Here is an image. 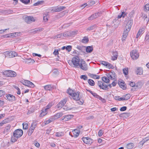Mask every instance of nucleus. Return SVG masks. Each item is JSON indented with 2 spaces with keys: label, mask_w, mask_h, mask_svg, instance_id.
<instances>
[{
  "label": "nucleus",
  "mask_w": 149,
  "mask_h": 149,
  "mask_svg": "<svg viewBox=\"0 0 149 149\" xmlns=\"http://www.w3.org/2000/svg\"><path fill=\"white\" fill-rule=\"evenodd\" d=\"M132 19L129 20L125 26V30L123 32L122 38V40L123 42L125 41L128 35V33L130 30L132 25Z\"/></svg>",
  "instance_id": "f257e3e1"
},
{
  "label": "nucleus",
  "mask_w": 149,
  "mask_h": 149,
  "mask_svg": "<svg viewBox=\"0 0 149 149\" xmlns=\"http://www.w3.org/2000/svg\"><path fill=\"white\" fill-rule=\"evenodd\" d=\"M23 134V131L21 129L15 130L13 133V135L11 137V141L13 142H16L17 139L21 137Z\"/></svg>",
  "instance_id": "f03ea898"
},
{
  "label": "nucleus",
  "mask_w": 149,
  "mask_h": 149,
  "mask_svg": "<svg viewBox=\"0 0 149 149\" xmlns=\"http://www.w3.org/2000/svg\"><path fill=\"white\" fill-rule=\"evenodd\" d=\"M80 62L81 60L77 56H74L72 58L71 60L68 61V63L71 66L75 68H78Z\"/></svg>",
  "instance_id": "7ed1b4c3"
},
{
  "label": "nucleus",
  "mask_w": 149,
  "mask_h": 149,
  "mask_svg": "<svg viewBox=\"0 0 149 149\" xmlns=\"http://www.w3.org/2000/svg\"><path fill=\"white\" fill-rule=\"evenodd\" d=\"M5 56V57L7 58H10L14 57L17 56V54L13 51H6L3 53Z\"/></svg>",
  "instance_id": "20e7f679"
},
{
  "label": "nucleus",
  "mask_w": 149,
  "mask_h": 149,
  "mask_svg": "<svg viewBox=\"0 0 149 149\" xmlns=\"http://www.w3.org/2000/svg\"><path fill=\"white\" fill-rule=\"evenodd\" d=\"M130 55L132 58L134 60L138 58L139 57V54L136 50H134L130 52Z\"/></svg>",
  "instance_id": "39448f33"
},
{
  "label": "nucleus",
  "mask_w": 149,
  "mask_h": 149,
  "mask_svg": "<svg viewBox=\"0 0 149 149\" xmlns=\"http://www.w3.org/2000/svg\"><path fill=\"white\" fill-rule=\"evenodd\" d=\"M79 67L84 71H86L88 70L87 65L85 61L83 59L81 60V62Z\"/></svg>",
  "instance_id": "423d86ee"
},
{
  "label": "nucleus",
  "mask_w": 149,
  "mask_h": 149,
  "mask_svg": "<svg viewBox=\"0 0 149 149\" xmlns=\"http://www.w3.org/2000/svg\"><path fill=\"white\" fill-rule=\"evenodd\" d=\"M97 85L100 88L104 90H108L109 89L108 86L101 81H98Z\"/></svg>",
  "instance_id": "0eeeda50"
},
{
  "label": "nucleus",
  "mask_w": 149,
  "mask_h": 149,
  "mask_svg": "<svg viewBox=\"0 0 149 149\" xmlns=\"http://www.w3.org/2000/svg\"><path fill=\"white\" fill-rule=\"evenodd\" d=\"M82 139L85 143L87 144H91L93 142L92 139L88 137H83Z\"/></svg>",
  "instance_id": "6e6552de"
},
{
  "label": "nucleus",
  "mask_w": 149,
  "mask_h": 149,
  "mask_svg": "<svg viewBox=\"0 0 149 149\" xmlns=\"http://www.w3.org/2000/svg\"><path fill=\"white\" fill-rule=\"evenodd\" d=\"M25 21L27 23L35 21V19L32 16H25L24 17Z\"/></svg>",
  "instance_id": "1a4fd4ad"
},
{
  "label": "nucleus",
  "mask_w": 149,
  "mask_h": 149,
  "mask_svg": "<svg viewBox=\"0 0 149 149\" xmlns=\"http://www.w3.org/2000/svg\"><path fill=\"white\" fill-rule=\"evenodd\" d=\"M80 92L79 91L75 92L74 93L72 97L73 99L75 100H79L81 98L80 96H79Z\"/></svg>",
  "instance_id": "9d476101"
},
{
  "label": "nucleus",
  "mask_w": 149,
  "mask_h": 149,
  "mask_svg": "<svg viewBox=\"0 0 149 149\" xmlns=\"http://www.w3.org/2000/svg\"><path fill=\"white\" fill-rule=\"evenodd\" d=\"M67 101V99H65L61 101L57 104V107L58 108H61L66 103Z\"/></svg>",
  "instance_id": "9b49d317"
},
{
  "label": "nucleus",
  "mask_w": 149,
  "mask_h": 149,
  "mask_svg": "<svg viewBox=\"0 0 149 149\" xmlns=\"http://www.w3.org/2000/svg\"><path fill=\"white\" fill-rule=\"evenodd\" d=\"M23 84L25 86L32 88L34 87L35 86L33 83L29 81H24Z\"/></svg>",
  "instance_id": "f8f14e48"
},
{
  "label": "nucleus",
  "mask_w": 149,
  "mask_h": 149,
  "mask_svg": "<svg viewBox=\"0 0 149 149\" xmlns=\"http://www.w3.org/2000/svg\"><path fill=\"white\" fill-rule=\"evenodd\" d=\"M36 127V125H33V123L31 124L28 133V135L29 136H30L31 135Z\"/></svg>",
  "instance_id": "ddd939ff"
},
{
  "label": "nucleus",
  "mask_w": 149,
  "mask_h": 149,
  "mask_svg": "<svg viewBox=\"0 0 149 149\" xmlns=\"http://www.w3.org/2000/svg\"><path fill=\"white\" fill-rule=\"evenodd\" d=\"M6 97L8 100L10 101L13 102L16 100L15 97L11 94L7 95Z\"/></svg>",
  "instance_id": "4468645a"
},
{
  "label": "nucleus",
  "mask_w": 149,
  "mask_h": 149,
  "mask_svg": "<svg viewBox=\"0 0 149 149\" xmlns=\"http://www.w3.org/2000/svg\"><path fill=\"white\" fill-rule=\"evenodd\" d=\"M62 115V113L60 112L58 113H56V114L54 115V116H52V119L53 120H54L58 119L61 117Z\"/></svg>",
  "instance_id": "2eb2a0df"
},
{
  "label": "nucleus",
  "mask_w": 149,
  "mask_h": 149,
  "mask_svg": "<svg viewBox=\"0 0 149 149\" xmlns=\"http://www.w3.org/2000/svg\"><path fill=\"white\" fill-rule=\"evenodd\" d=\"M23 62L27 64L33 63L35 62L33 59L31 58H26L25 59H24Z\"/></svg>",
  "instance_id": "dca6fc26"
},
{
  "label": "nucleus",
  "mask_w": 149,
  "mask_h": 149,
  "mask_svg": "<svg viewBox=\"0 0 149 149\" xmlns=\"http://www.w3.org/2000/svg\"><path fill=\"white\" fill-rule=\"evenodd\" d=\"M72 132L74 135L73 136H73L75 138H76L79 135L80 132V130L77 129H76L73 130L72 131Z\"/></svg>",
  "instance_id": "f3484780"
},
{
  "label": "nucleus",
  "mask_w": 149,
  "mask_h": 149,
  "mask_svg": "<svg viewBox=\"0 0 149 149\" xmlns=\"http://www.w3.org/2000/svg\"><path fill=\"white\" fill-rule=\"evenodd\" d=\"M80 51V52H84L86 47L83 45H77L76 47Z\"/></svg>",
  "instance_id": "a211bd4d"
},
{
  "label": "nucleus",
  "mask_w": 149,
  "mask_h": 149,
  "mask_svg": "<svg viewBox=\"0 0 149 149\" xmlns=\"http://www.w3.org/2000/svg\"><path fill=\"white\" fill-rule=\"evenodd\" d=\"M40 111H41V112L39 115L40 117H43L47 115L48 113L47 111L45 110L44 108L42 109Z\"/></svg>",
  "instance_id": "6ab92c4d"
},
{
  "label": "nucleus",
  "mask_w": 149,
  "mask_h": 149,
  "mask_svg": "<svg viewBox=\"0 0 149 149\" xmlns=\"http://www.w3.org/2000/svg\"><path fill=\"white\" fill-rule=\"evenodd\" d=\"M118 84L120 88L123 90H125L126 88V86L124 81L120 82L119 81Z\"/></svg>",
  "instance_id": "aec40b11"
},
{
  "label": "nucleus",
  "mask_w": 149,
  "mask_h": 149,
  "mask_svg": "<svg viewBox=\"0 0 149 149\" xmlns=\"http://www.w3.org/2000/svg\"><path fill=\"white\" fill-rule=\"evenodd\" d=\"M73 116L72 115H65L62 120L65 121H68L72 118Z\"/></svg>",
  "instance_id": "412c9836"
},
{
  "label": "nucleus",
  "mask_w": 149,
  "mask_h": 149,
  "mask_svg": "<svg viewBox=\"0 0 149 149\" xmlns=\"http://www.w3.org/2000/svg\"><path fill=\"white\" fill-rule=\"evenodd\" d=\"M85 50L86 52L88 53L91 52L93 50V46L86 47Z\"/></svg>",
  "instance_id": "4be33fe9"
},
{
  "label": "nucleus",
  "mask_w": 149,
  "mask_h": 149,
  "mask_svg": "<svg viewBox=\"0 0 149 149\" xmlns=\"http://www.w3.org/2000/svg\"><path fill=\"white\" fill-rule=\"evenodd\" d=\"M113 56H111V59L112 60L114 61L117 58L118 55L117 52H113Z\"/></svg>",
  "instance_id": "5701e85b"
},
{
  "label": "nucleus",
  "mask_w": 149,
  "mask_h": 149,
  "mask_svg": "<svg viewBox=\"0 0 149 149\" xmlns=\"http://www.w3.org/2000/svg\"><path fill=\"white\" fill-rule=\"evenodd\" d=\"M146 138H145V139H143L142 141H141L140 142H139V143L138 144V146L139 148L141 147L143 145V144L144 143L147 141H148L149 139H147L146 140Z\"/></svg>",
  "instance_id": "b1692460"
},
{
  "label": "nucleus",
  "mask_w": 149,
  "mask_h": 149,
  "mask_svg": "<svg viewBox=\"0 0 149 149\" xmlns=\"http://www.w3.org/2000/svg\"><path fill=\"white\" fill-rule=\"evenodd\" d=\"M130 85L134 88L131 89V90L133 91H134L136 90V84L134 82H131L130 84Z\"/></svg>",
  "instance_id": "393cba45"
},
{
  "label": "nucleus",
  "mask_w": 149,
  "mask_h": 149,
  "mask_svg": "<svg viewBox=\"0 0 149 149\" xmlns=\"http://www.w3.org/2000/svg\"><path fill=\"white\" fill-rule=\"evenodd\" d=\"M75 92L74 90H72L71 89H68L67 90V93L71 96H72Z\"/></svg>",
  "instance_id": "a878e982"
},
{
  "label": "nucleus",
  "mask_w": 149,
  "mask_h": 149,
  "mask_svg": "<svg viewBox=\"0 0 149 149\" xmlns=\"http://www.w3.org/2000/svg\"><path fill=\"white\" fill-rule=\"evenodd\" d=\"M43 15V20L45 22H47L48 19V18L49 17V15L48 13H47L46 14H44Z\"/></svg>",
  "instance_id": "bb28decb"
},
{
  "label": "nucleus",
  "mask_w": 149,
  "mask_h": 149,
  "mask_svg": "<svg viewBox=\"0 0 149 149\" xmlns=\"http://www.w3.org/2000/svg\"><path fill=\"white\" fill-rule=\"evenodd\" d=\"M102 79L104 82L107 83H109L110 81L109 79L107 77H102Z\"/></svg>",
  "instance_id": "cd10ccee"
},
{
  "label": "nucleus",
  "mask_w": 149,
  "mask_h": 149,
  "mask_svg": "<svg viewBox=\"0 0 149 149\" xmlns=\"http://www.w3.org/2000/svg\"><path fill=\"white\" fill-rule=\"evenodd\" d=\"M134 147V144L132 143H129L127 144L126 147L128 149H131Z\"/></svg>",
  "instance_id": "c85d7f7f"
},
{
  "label": "nucleus",
  "mask_w": 149,
  "mask_h": 149,
  "mask_svg": "<svg viewBox=\"0 0 149 149\" xmlns=\"http://www.w3.org/2000/svg\"><path fill=\"white\" fill-rule=\"evenodd\" d=\"M10 70H5L4 72H2V73L3 74L9 77V76L10 75Z\"/></svg>",
  "instance_id": "c756f323"
},
{
  "label": "nucleus",
  "mask_w": 149,
  "mask_h": 149,
  "mask_svg": "<svg viewBox=\"0 0 149 149\" xmlns=\"http://www.w3.org/2000/svg\"><path fill=\"white\" fill-rule=\"evenodd\" d=\"M10 125H8L6 127L4 130V131L3 132L4 134L6 133H8L10 130Z\"/></svg>",
  "instance_id": "7c9ffc66"
},
{
  "label": "nucleus",
  "mask_w": 149,
  "mask_h": 149,
  "mask_svg": "<svg viewBox=\"0 0 149 149\" xmlns=\"http://www.w3.org/2000/svg\"><path fill=\"white\" fill-rule=\"evenodd\" d=\"M66 8V7L65 6H57V12H59L61 11H62L63 10H64Z\"/></svg>",
  "instance_id": "2f4dec72"
},
{
  "label": "nucleus",
  "mask_w": 149,
  "mask_h": 149,
  "mask_svg": "<svg viewBox=\"0 0 149 149\" xmlns=\"http://www.w3.org/2000/svg\"><path fill=\"white\" fill-rule=\"evenodd\" d=\"M88 82L89 84L91 86H94L95 85V82L92 79H89L88 80Z\"/></svg>",
  "instance_id": "473e14b6"
},
{
  "label": "nucleus",
  "mask_w": 149,
  "mask_h": 149,
  "mask_svg": "<svg viewBox=\"0 0 149 149\" xmlns=\"http://www.w3.org/2000/svg\"><path fill=\"white\" fill-rule=\"evenodd\" d=\"M130 113H121L120 115V117L123 116L125 117H127L130 116Z\"/></svg>",
  "instance_id": "72a5a7b5"
},
{
  "label": "nucleus",
  "mask_w": 149,
  "mask_h": 149,
  "mask_svg": "<svg viewBox=\"0 0 149 149\" xmlns=\"http://www.w3.org/2000/svg\"><path fill=\"white\" fill-rule=\"evenodd\" d=\"M10 75L9 76V77H14L16 76V72L10 70Z\"/></svg>",
  "instance_id": "f704fd0d"
},
{
  "label": "nucleus",
  "mask_w": 149,
  "mask_h": 149,
  "mask_svg": "<svg viewBox=\"0 0 149 149\" xmlns=\"http://www.w3.org/2000/svg\"><path fill=\"white\" fill-rule=\"evenodd\" d=\"M136 72L137 74L141 75L142 74L143 70L141 68H138L136 70Z\"/></svg>",
  "instance_id": "c9c22d12"
},
{
  "label": "nucleus",
  "mask_w": 149,
  "mask_h": 149,
  "mask_svg": "<svg viewBox=\"0 0 149 149\" xmlns=\"http://www.w3.org/2000/svg\"><path fill=\"white\" fill-rule=\"evenodd\" d=\"M9 120L8 119H5L3 120L1 123H0V126H2L4 124L8 122Z\"/></svg>",
  "instance_id": "e433bc0d"
},
{
  "label": "nucleus",
  "mask_w": 149,
  "mask_h": 149,
  "mask_svg": "<svg viewBox=\"0 0 149 149\" xmlns=\"http://www.w3.org/2000/svg\"><path fill=\"white\" fill-rule=\"evenodd\" d=\"M92 95L94 97L97 99H99L100 100H102V98L98 95L96 93H93Z\"/></svg>",
  "instance_id": "4c0bfd02"
},
{
  "label": "nucleus",
  "mask_w": 149,
  "mask_h": 149,
  "mask_svg": "<svg viewBox=\"0 0 149 149\" xmlns=\"http://www.w3.org/2000/svg\"><path fill=\"white\" fill-rule=\"evenodd\" d=\"M89 41L88 38L87 37H84L81 41V42L84 43H87Z\"/></svg>",
  "instance_id": "58836bf2"
},
{
  "label": "nucleus",
  "mask_w": 149,
  "mask_h": 149,
  "mask_svg": "<svg viewBox=\"0 0 149 149\" xmlns=\"http://www.w3.org/2000/svg\"><path fill=\"white\" fill-rule=\"evenodd\" d=\"M123 97H124V99L125 100H128L130 98V95L129 94L124 95H123Z\"/></svg>",
  "instance_id": "ea45409f"
},
{
  "label": "nucleus",
  "mask_w": 149,
  "mask_h": 149,
  "mask_svg": "<svg viewBox=\"0 0 149 149\" xmlns=\"http://www.w3.org/2000/svg\"><path fill=\"white\" fill-rule=\"evenodd\" d=\"M44 2V1H38L34 3L33 4L34 6H36L38 5H41L43 4Z\"/></svg>",
  "instance_id": "a19ab883"
},
{
  "label": "nucleus",
  "mask_w": 149,
  "mask_h": 149,
  "mask_svg": "<svg viewBox=\"0 0 149 149\" xmlns=\"http://www.w3.org/2000/svg\"><path fill=\"white\" fill-rule=\"evenodd\" d=\"M52 118V117H50V118H49V120H48L45 122V125L48 124L49 123L53 121H54V120Z\"/></svg>",
  "instance_id": "79ce46f5"
},
{
  "label": "nucleus",
  "mask_w": 149,
  "mask_h": 149,
  "mask_svg": "<svg viewBox=\"0 0 149 149\" xmlns=\"http://www.w3.org/2000/svg\"><path fill=\"white\" fill-rule=\"evenodd\" d=\"M44 88L46 90H50L52 87L51 85H48L44 86Z\"/></svg>",
  "instance_id": "37998d69"
},
{
  "label": "nucleus",
  "mask_w": 149,
  "mask_h": 149,
  "mask_svg": "<svg viewBox=\"0 0 149 149\" xmlns=\"http://www.w3.org/2000/svg\"><path fill=\"white\" fill-rule=\"evenodd\" d=\"M52 106V104L51 103H49L47 106H46L45 108H43L45 110L47 111L48 109L50 108Z\"/></svg>",
  "instance_id": "c03bdc74"
},
{
  "label": "nucleus",
  "mask_w": 149,
  "mask_h": 149,
  "mask_svg": "<svg viewBox=\"0 0 149 149\" xmlns=\"http://www.w3.org/2000/svg\"><path fill=\"white\" fill-rule=\"evenodd\" d=\"M56 136L58 137H60L63 136L64 135V132H57L56 133Z\"/></svg>",
  "instance_id": "a18cd8bd"
},
{
  "label": "nucleus",
  "mask_w": 149,
  "mask_h": 149,
  "mask_svg": "<svg viewBox=\"0 0 149 149\" xmlns=\"http://www.w3.org/2000/svg\"><path fill=\"white\" fill-rule=\"evenodd\" d=\"M142 86V83L141 82H138L136 84L135 86L136 89L140 88Z\"/></svg>",
  "instance_id": "49530a36"
},
{
  "label": "nucleus",
  "mask_w": 149,
  "mask_h": 149,
  "mask_svg": "<svg viewBox=\"0 0 149 149\" xmlns=\"http://www.w3.org/2000/svg\"><path fill=\"white\" fill-rule=\"evenodd\" d=\"M95 25H93L88 27V28L86 30L87 31L92 30L95 29Z\"/></svg>",
  "instance_id": "de8ad7c7"
},
{
  "label": "nucleus",
  "mask_w": 149,
  "mask_h": 149,
  "mask_svg": "<svg viewBox=\"0 0 149 149\" xmlns=\"http://www.w3.org/2000/svg\"><path fill=\"white\" fill-rule=\"evenodd\" d=\"M145 40L147 42H149V32L147 33L146 36Z\"/></svg>",
  "instance_id": "09e8293b"
},
{
  "label": "nucleus",
  "mask_w": 149,
  "mask_h": 149,
  "mask_svg": "<svg viewBox=\"0 0 149 149\" xmlns=\"http://www.w3.org/2000/svg\"><path fill=\"white\" fill-rule=\"evenodd\" d=\"M112 74H111V72L109 73H107L106 74V76H107V78L109 79H111L112 80H113V77H112Z\"/></svg>",
  "instance_id": "8fccbe9b"
},
{
  "label": "nucleus",
  "mask_w": 149,
  "mask_h": 149,
  "mask_svg": "<svg viewBox=\"0 0 149 149\" xmlns=\"http://www.w3.org/2000/svg\"><path fill=\"white\" fill-rule=\"evenodd\" d=\"M72 49V46L70 45H68L66 46V50L68 52H70Z\"/></svg>",
  "instance_id": "3c124183"
},
{
  "label": "nucleus",
  "mask_w": 149,
  "mask_h": 149,
  "mask_svg": "<svg viewBox=\"0 0 149 149\" xmlns=\"http://www.w3.org/2000/svg\"><path fill=\"white\" fill-rule=\"evenodd\" d=\"M123 73L125 75H127L128 74V68H124L123 69Z\"/></svg>",
  "instance_id": "603ef678"
},
{
  "label": "nucleus",
  "mask_w": 149,
  "mask_h": 149,
  "mask_svg": "<svg viewBox=\"0 0 149 149\" xmlns=\"http://www.w3.org/2000/svg\"><path fill=\"white\" fill-rule=\"evenodd\" d=\"M111 72V74H112V77H113V80L115 79L116 78V74L113 71L112 72Z\"/></svg>",
  "instance_id": "864d4df0"
},
{
  "label": "nucleus",
  "mask_w": 149,
  "mask_h": 149,
  "mask_svg": "<svg viewBox=\"0 0 149 149\" xmlns=\"http://www.w3.org/2000/svg\"><path fill=\"white\" fill-rule=\"evenodd\" d=\"M23 128L24 129H27L28 127V125L27 123H23L22 124Z\"/></svg>",
  "instance_id": "5fc2aeb1"
},
{
  "label": "nucleus",
  "mask_w": 149,
  "mask_h": 149,
  "mask_svg": "<svg viewBox=\"0 0 149 149\" xmlns=\"http://www.w3.org/2000/svg\"><path fill=\"white\" fill-rule=\"evenodd\" d=\"M22 3L25 4H27L30 2V0H20Z\"/></svg>",
  "instance_id": "6e6d98bb"
},
{
  "label": "nucleus",
  "mask_w": 149,
  "mask_h": 149,
  "mask_svg": "<svg viewBox=\"0 0 149 149\" xmlns=\"http://www.w3.org/2000/svg\"><path fill=\"white\" fill-rule=\"evenodd\" d=\"M106 66L107 67L109 68L113 69L114 67L112 65L108 62H107V65H106Z\"/></svg>",
  "instance_id": "4d7b16f0"
},
{
  "label": "nucleus",
  "mask_w": 149,
  "mask_h": 149,
  "mask_svg": "<svg viewBox=\"0 0 149 149\" xmlns=\"http://www.w3.org/2000/svg\"><path fill=\"white\" fill-rule=\"evenodd\" d=\"M80 78L81 79H83L84 80H86L88 79L87 76L85 75H82L81 76Z\"/></svg>",
  "instance_id": "13d9d810"
},
{
  "label": "nucleus",
  "mask_w": 149,
  "mask_h": 149,
  "mask_svg": "<svg viewBox=\"0 0 149 149\" xmlns=\"http://www.w3.org/2000/svg\"><path fill=\"white\" fill-rule=\"evenodd\" d=\"M77 31H72L70 33V36H73L77 33Z\"/></svg>",
  "instance_id": "bf43d9fd"
},
{
  "label": "nucleus",
  "mask_w": 149,
  "mask_h": 149,
  "mask_svg": "<svg viewBox=\"0 0 149 149\" xmlns=\"http://www.w3.org/2000/svg\"><path fill=\"white\" fill-rule=\"evenodd\" d=\"M16 33H14L10 34V38L16 37Z\"/></svg>",
  "instance_id": "052dcab7"
},
{
  "label": "nucleus",
  "mask_w": 149,
  "mask_h": 149,
  "mask_svg": "<svg viewBox=\"0 0 149 149\" xmlns=\"http://www.w3.org/2000/svg\"><path fill=\"white\" fill-rule=\"evenodd\" d=\"M42 30V29H35V30L34 31H33V32L34 33H37L39 32L40 31Z\"/></svg>",
  "instance_id": "680f3d73"
},
{
  "label": "nucleus",
  "mask_w": 149,
  "mask_h": 149,
  "mask_svg": "<svg viewBox=\"0 0 149 149\" xmlns=\"http://www.w3.org/2000/svg\"><path fill=\"white\" fill-rule=\"evenodd\" d=\"M127 107H126L124 106L121 107L120 109V111H124L126 110Z\"/></svg>",
  "instance_id": "e2e57ef3"
},
{
  "label": "nucleus",
  "mask_w": 149,
  "mask_h": 149,
  "mask_svg": "<svg viewBox=\"0 0 149 149\" xmlns=\"http://www.w3.org/2000/svg\"><path fill=\"white\" fill-rule=\"evenodd\" d=\"M100 13H95L93 14V15L94 16V18L95 19L97 18L99 15Z\"/></svg>",
  "instance_id": "0e129e2a"
},
{
  "label": "nucleus",
  "mask_w": 149,
  "mask_h": 149,
  "mask_svg": "<svg viewBox=\"0 0 149 149\" xmlns=\"http://www.w3.org/2000/svg\"><path fill=\"white\" fill-rule=\"evenodd\" d=\"M88 76H89L90 77L92 78H94V77H96V74H91L90 73H88Z\"/></svg>",
  "instance_id": "69168bd1"
},
{
  "label": "nucleus",
  "mask_w": 149,
  "mask_h": 149,
  "mask_svg": "<svg viewBox=\"0 0 149 149\" xmlns=\"http://www.w3.org/2000/svg\"><path fill=\"white\" fill-rule=\"evenodd\" d=\"M51 11H53L54 12H57V6L53 8V9L51 10Z\"/></svg>",
  "instance_id": "338daca9"
},
{
  "label": "nucleus",
  "mask_w": 149,
  "mask_h": 149,
  "mask_svg": "<svg viewBox=\"0 0 149 149\" xmlns=\"http://www.w3.org/2000/svg\"><path fill=\"white\" fill-rule=\"evenodd\" d=\"M145 8L146 10H149V4H147L145 6Z\"/></svg>",
  "instance_id": "774afa93"
}]
</instances>
